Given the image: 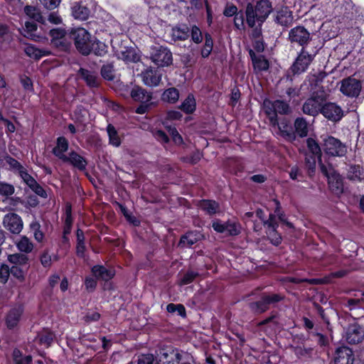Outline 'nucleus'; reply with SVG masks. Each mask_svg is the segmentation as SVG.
I'll return each mask as SVG.
<instances>
[{"mask_svg": "<svg viewBox=\"0 0 364 364\" xmlns=\"http://www.w3.org/2000/svg\"><path fill=\"white\" fill-rule=\"evenodd\" d=\"M131 97L141 103L149 102L151 100L150 93L139 87H134L131 91Z\"/></svg>", "mask_w": 364, "mask_h": 364, "instance_id": "cd10ccee", "label": "nucleus"}, {"mask_svg": "<svg viewBox=\"0 0 364 364\" xmlns=\"http://www.w3.org/2000/svg\"><path fill=\"white\" fill-rule=\"evenodd\" d=\"M10 274H11L14 277L18 279L19 281L22 282L25 279L24 273L21 269L16 266L12 267L9 269Z\"/></svg>", "mask_w": 364, "mask_h": 364, "instance_id": "13d9d810", "label": "nucleus"}, {"mask_svg": "<svg viewBox=\"0 0 364 364\" xmlns=\"http://www.w3.org/2000/svg\"><path fill=\"white\" fill-rule=\"evenodd\" d=\"M361 89L360 82L355 78L349 77L341 82L340 91L346 96L350 97H358Z\"/></svg>", "mask_w": 364, "mask_h": 364, "instance_id": "20e7f679", "label": "nucleus"}, {"mask_svg": "<svg viewBox=\"0 0 364 364\" xmlns=\"http://www.w3.org/2000/svg\"><path fill=\"white\" fill-rule=\"evenodd\" d=\"M23 314V308L21 306H17L12 309L8 314L6 317V324L10 328L15 327Z\"/></svg>", "mask_w": 364, "mask_h": 364, "instance_id": "393cba45", "label": "nucleus"}, {"mask_svg": "<svg viewBox=\"0 0 364 364\" xmlns=\"http://www.w3.org/2000/svg\"><path fill=\"white\" fill-rule=\"evenodd\" d=\"M276 20L282 26H288L293 22V16L287 8H283L277 11Z\"/></svg>", "mask_w": 364, "mask_h": 364, "instance_id": "bb28decb", "label": "nucleus"}, {"mask_svg": "<svg viewBox=\"0 0 364 364\" xmlns=\"http://www.w3.org/2000/svg\"><path fill=\"white\" fill-rule=\"evenodd\" d=\"M307 146L309 151L314 155H318L321 158V148L318 143L312 138H309L306 140Z\"/></svg>", "mask_w": 364, "mask_h": 364, "instance_id": "c03bdc74", "label": "nucleus"}, {"mask_svg": "<svg viewBox=\"0 0 364 364\" xmlns=\"http://www.w3.org/2000/svg\"><path fill=\"white\" fill-rule=\"evenodd\" d=\"M10 275L9 267L6 264H2L0 267V282L6 284Z\"/></svg>", "mask_w": 364, "mask_h": 364, "instance_id": "603ef678", "label": "nucleus"}, {"mask_svg": "<svg viewBox=\"0 0 364 364\" xmlns=\"http://www.w3.org/2000/svg\"><path fill=\"white\" fill-rule=\"evenodd\" d=\"M172 36L177 40H186L188 37V31L186 28H174L172 30Z\"/></svg>", "mask_w": 364, "mask_h": 364, "instance_id": "37998d69", "label": "nucleus"}, {"mask_svg": "<svg viewBox=\"0 0 364 364\" xmlns=\"http://www.w3.org/2000/svg\"><path fill=\"white\" fill-rule=\"evenodd\" d=\"M281 299L282 297L278 294L264 296L261 301L252 303L250 308L255 313L260 314L267 310L269 304L278 302Z\"/></svg>", "mask_w": 364, "mask_h": 364, "instance_id": "9d476101", "label": "nucleus"}, {"mask_svg": "<svg viewBox=\"0 0 364 364\" xmlns=\"http://www.w3.org/2000/svg\"><path fill=\"white\" fill-rule=\"evenodd\" d=\"M38 338L41 344L48 347L52 343L54 338V335L51 332H45L41 335H38Z\"/></svg>", "mask_w": 364, "mask_h": 364, "instance_id": "49530a36", "label": "nucleus"}, {"mask_svg": "<svg viewBox=\"0 0 364 364\" xmlns=\"http://www.w3.org/2000/svg\"><path fill=\"white\" fill-rule=\"evenodd\" d=\"M271 4L268 0H261L254 6L259 26H261L271 12Z\"/></svg>", "mask_w": 364, "mask_h": 364, "instance_id": "2eb2a0df", "label": "nucleus"}, {"mask_svg": "<svg viewBox=\"0 0 364 364\" xmlns=\"http://www.w3.org/2000/svg\"><path fill=\"white\" fill-rule=\"evenodd\" d=\"M237 12V8L234 5H228L224 10V15L228 17L235 16Z\"/></svg>", "mask_w": 364, "mask_h": 364, "instance_id": "338daca9", "label": "nucleus"}, {"mask_svg": "<svg viewBox=\"0 0 364 364\" xmlns=\"http://www.w3.org/2000/svg\"><path fill=\"white\" fill-rule=\"evenodd\" d=\"M50 33L55 45H58V41L63 38L65 36V31L60 28L53 29L50 31Z\"/></svg>", "mask_w": 364, "mask_h": 364, "instance_id": "8fccbe9b", "label": "nucleus"}, {"mask_svg": "<svg viewBox=\"0 0 364 364\" xmlns=\"http://www.w3.org/2000/svg\"><path fill=\"white\" fill-rule=\"evenodd\" d=\"M323 148L324 151L333 156H343L347 151L345 144L333 136H326L323 137Z\"/></svg>", "mask_w": 364, "mask_h": 364, "instance_id": "7ed1b4c3", "label": "nucleus"}, {"mask_svg": "<svg viewBox=\"0 0 364 364\" xmlns=\"http://www.w3.org/2000/svg\"><path fill=\"white\" fill-rule=\"evenodd\" d=\"M107 132L109 136V144L114 146H119L121 144L120 138L114 126L108 124L107 127Z\"/></svg>", "mask_w": 364, "mask_h": 364, "instance_id": "72a5a7b5", "label": "nucleus"}, {"mask_svg": "<svg viewBox=\"0 0 364 364\" xmlns=\"http://www.w3.org/2000/svg\"><path fill=\"white\" fill-rule=\"evenodd\" d=\"M114 55L118 59H121L127 63H135L139 60V56L136 50L132 48H129L122 45L117 47L112 46Z\"/></svg>", "mask_w": 364, "mask_h": 364, "instance_id": "6e6552de", "label": "nucleus"}, {"mask_svg": "<svg viewBox=\"0 0 364 364\" xmlns=\"http://www.w3.org/2000/svg\"><path fill=\"white\" fill-rule=\"evenodd\" d=\"M40 260L44 267H48L52 264V256L48 251H44L41 255Z\"/></svg>", "mask_w": 364, "mask_h": 364, "instance_id": "6e6d98bb", "label": "nucleus"}, {"mask_svg": "<svg viewBox=\"0 0 364 364\" xmlns=\"http://www.w3.org/2000/svg\"><path fill=\"white\" fill-rule=\"evenodd\" d=\"M321 102L318 98L311 97L308 99L303 105V112L311 116L317 115L321 112Z\"/></svg>", "mask_w": 364, "mask_h": 364, "instance_id": "a211bd4d", "label": "nucleus"}, {"mask_svg": "<svg viewBox=\"0 0 364 364\" xmlns=\"http://www.w3.org/2000/svg\"><path fill=\"white\" fill-rule=\"evenodd\" d=\"M353 360L354 358L351 349L346 346L336 349L334 357L335 364H353Z\"/></svg>", "mask_w": 364, "mask_h": 364, "instance_id": "4468645a", "label": "nucleus"}, {"mask_svg": "<svg viewBox=\"0 0 364 364\" xmlns=\"http://www.w3.org/2000/svg\"><path fill=\"white\" fill-rule=\"evenodd\" d=\"M328 180L329 188L335 194L338 195L343 192V181L341 176L338 173H331V176H328Z\"/></svg>", "mask_w": 364, "mask_h": 364, "instance_id": "b1692460", "label": "nucleus"}, {"mask_svg": "<svg viewBox=\"0 0 364 364\" xmlns=\"http://www.w3.org/2000/svg\"><path fill=\"white\" fill-rule=\"evenodd\" d=\"M253 65L258 71L267 70L269 68V62L263 56L252 58Z\"/></svg>", "mask_w": 364, "mask_h": 364, "instance_id": "e433bc0d", "label": "nucleus"}, {"mask_svg": "<svg viewBox=\"0 0 364 364\" xmlns=\"http://www.w3.org/2000/svg\"><path fill=\"white\" fill-rule=\"evenodd\" d=\"M92 272L95 277L107 281L114 276V272L111 269H107L105 267L100 265L93 267Z\"/></svg>", "mask_w": 364, "mask_h": 364, "instance_id": "c756f323", "label": "nucleus"}, {"mask_svg": "<svg viewBox=\"0 0 364 364\" xmlns=\"http://www.w3.org/2000/svg\"><path fill=\"white\" fill-rule=\"evenodd\" d=\"M213 42L210 34L206 33L205 36V45L201 50V55L203 58H208L213 50Z\"/></svg>", "mask_w": 364, "mask_h": 364, "instance_id": "4c0bfd02", "label": "nucleus"}, {"mask_svg": "<svg viewBox=\"0 0 364 364\" xmlns=\"http://www.w3.org/2000/svg\"><path fill=\"white\" fill-rule=\"evenodd\" d=\"M14 360L16 364H31V355H25L23 356L22 353L18 350H14L13 353Z\"/></svg>", "mask_w": 364, "mask_h": 364, "instance_id": "ea45409f", "label": "nucleus"}, {"mask_svg": "<svg viewBox=\"0 0 364 364\" xmlns=\"http://www.w3.org/2000/svg\"><path fill=\"white\" fill-rule=\"evenodd\" d=\"M321 113L326 118L333 122L339 121L343 115L341 107L333 102L326 103L322 106Z\"/></svg>", "mask_w": 364, "mask_h": 364, "instance_id": "9b49d317", "label": "nucleus"}, {"mask_svg": "<svg viewBox=\"0 0 364 364\" xmlns=\"http://www.w3.org/2000/svg\"><path fill=\"white\" fill-rule=\"evenodd\" d=\"M226 223H223L221 221L216 220L213 222L212 227L215 231L220 233H225L226 232Z\"/></svg>", "mask_w": 364, "mask_h": 364, "instance_id": "680f3d73", "label": "nucleus"}, {"mask_svg": "<svg viewBox=\"0 0 364 364\" xmlns=\"http://www.w3.org/2000/svg\"><path fill=\"white\" fill-rule=\"evenodd\" d=\"M198 274L193 272L188 271L186 274H184L183 278L180 281V285H186L191 283L194 279L197 277Z\"/></svg>", "mask_w": 364, "mask_h": 364, "instance_id": "5fc2aeb1", "label": "nucleus"}, {"mask_svg": "<svg viewBox=\"0 0 364 364\" xmlns=\"http://www.w3.org/2000/svg\"><path fill=\"white\" fill-rule=\"evenodd\" d=\"M154 357L152 355H142L139 357L138 364H152Z\"/></svg>", "mask_w": 364, "mask_h": 364, "instance_id": "774afa93", "label": "nucleus"}, {"mask_svg": "<svg viewBox=\"0 0 364 364\" xmlns=\"http://www.w3.org/2000/svg\"><path fill=\"white\" fill-rule=\"evenodd\" d=\"M4 228L13 234H19L23 228V223L21 218L16 213H8L4 217Z\"/></svg>", "mask_w": 364, "mask_h": 364, "instance_id": "0eeeda50", "label": "nucleus"}, {"mask_svg": "<svg viewBox=\"0 0 364 364\" xmlns=\"http://www.w3.org/2000/svg\"><path fill=\"white\" fill-rule=\"evenodd\" d=\"M37 30V26L36 23L34 22H29L26 21L25 23V28H23L22 34L28 38L32 39V40H36V38L37 37L35 35V31Z\"/></svg>", "mask_w": 364, "mask_h": 364, "instance_id": "c9c22d12", "label": "nucleus"}, {"mask_svg": "<svg viewBox=\"0 0 364 364\" xmlns=\"http://www.w3.org/2000/svg\"><path fill=\"white\" fill-rule=\"evenodd\" d=\"M23 50L28 57L36 60H38L43 56L50 55V52L47 49H40L31 44L26 45Z\"/></svg>", "mask_w": 364, "mask_h": 364, "instance_id": "5701e85b", "label": "nucleus"}, {"mask_svg": "<svg viewBox=\"0 0 364 364\" xmlns=\"http://www.w3.org/2000/svg\"><path fill=\"white\" fill-rule=\"evenodd\" d=\"M363 176V171L360 166H354L350 168L348 176L353 181H360Z\"/></svg>", "mask_w": 364, "mask_h": 364, "instance_id": "79ce46f5", "label": "nucleus"}, {"mask_svg": "<svg viewBox=\"0 0 364 364\" xmlns=\"http://www.w3.org/2000/svg\"><path fill=\"white\" fill-rule=\"evenodd\" d=\"M179 98V92L175 87L166 90L162 95V100L169 103H175Z\"/></svg>", "mask_w": 364, "mask_h": 364, "instance_id": "473e14b6", "label": "nucleus"}, {"mask_svg": "<svg viewBox=\"0 0 364 364\" xmlns=\"http://www.w3.org/2000/svg\"><path fill=\"white\" fill-rule=\"evenodd\" d=\"M272 124L274 127L277 125L279 134L284 138L289 141H293L295 139V135L292 127L291 124L287 121L282 120L279 123L277 122L275 124H274L273 123H272Z\"/></svg>", "mask_w": 364, "mask_h": 364, "instance_id": "6ab92c4d", "label": "nucleus"}, {"mask_svg": "<svg viewBox=\"0 0 364 364\" xmlns=\"http://www.w3.org/2000/svg\"><path fill=\"white\" fill-rule=\"evenodd\" d=\"M87 114V110L82 107H77L74 112L75 119L79 122H83Z\"/></svg>", "mask_w": 364, "mask_h": 364, "instance_id": "e2e57ef3", "label": "nucleus"}, {"mask_svg": "<svg viewBox=\"0 0 364 364\" xmlns=\"http://www.w3.org/2000/svg\"><path fill=\"white\" fill-rule=\"evenodd\" d=\"M72 38L75 41L76 48L83 55L90 54L92 50L90 35L83 28H77L73 31Z\"/></svg>", "mask_w": 364, "mask_h": 364, "instance_id": "f257e3e1", "label": "nucleus"}, {"mask_svg": "<svg viewBox=\"0 0 364 364\" xmlns=\"http://www.w3.org/2000/svg\"><path fill=\"white\" fill-rule=\"evenodd\" d=\"M246 22L247 25L254 28L252 31V36L255 38L259 37L261 34V26H259L257 21V16L255 12L254 11V6L252 4H248L246 8Z\"/></svg>", "mask_w": 364, "mask_h": 364, "instance_id": "ddd939ff", "label": "nucleus"}, {"mask_svg": "<svg viewBox=\"0 0 364 364\" xmlns=\"http://www.w3.org/2000/svg\"><path fill=\"white\" fill-rule=\"evenodd\" d=\"M40 2L47 9H54L56 8L59 3L60 0H39Z\"/></svg>", "mask_w": 364, "mask_h": 364, "instance_id": "69168bd1", "label": "nucleus"}, {"mask_svg": "<svg viewBox=\"0 0 364 364\" xmlns=\"http://www.w3.org/2000/svg\"><path fill=\"white\" fill-rule=\"evenodd\" d=\"M68 149V140L64 137H59L57 140V144L53 149V154L63 161L65 159L67 156L65 152Z\"/></svg>", "mask_w": 364, "mask_h": 364, "instance_id": "412c9836", "label": "nucleus"}, {"mask_svg": "<svg viewBox=\"0 0 364 364\" xmlns=\"http://www.w3.org/2000/svg\"><path fill=\"white\" fill-rule=\"evenodd\" d=\"M226 232L230 235H237L240 232V227L235 223H227Z\"/></svg>", "mask_w": 364, "mask_h": 364, "instance_id": "864d4df0", "label": "nucleus"}, {"mask_svg": "<svg viewBox=\"0 0 364 364\" xmlns=\"http://www.w3.org/2000/svg\"><path fill=\"white\" fill-rule=\"evenodd\" d=\"M63 162L69 163L79 170H84L87 166L86 160L77 153L72 151L65 158Z\"/></svg>", "mask_w": 364, "mask_h": 364, "instance_id": "aec40b11", "label": "nucleus"}, {"mask_svg": "<svg viewBox=\"0 0 364 364\" xmlns=\"http://www.w3.org/2000/svg\"><path fill=\"white\" fill-rule=\"evenodd\" d=\"M199 207L201 210L209 215H213L219 210L218 204L213 200H202L200 203Z\"/></svg>", "mask_w": 364, "mask_h": 364, "instance_id": "2f4dec72", "label": "nucleus"}, {"mask_svg": "<svg viewBox=\"0 0 364 364\" xmlns=\"http://www.w3.org/2000/svg\"><path fill=\"white\" fill-rule=\"evenodd\" d=\"M92 49H93L95 53L97 55H103L107 52L106 46L100 41L92 43Z\"/></svg>", "mask_w": 364, "mask_h": 364, "instance_id": "3c124183", "label": "nucleus"}, {"mask_svg": "<svg viewBox=\"0 0 364 364\" xmlns=\"http://www.w3.org/2000/svg\"><path fill=\"white\" fill-rule=\"evenodd\" d=\"M150 58L159 67L168 66L173 61L171 52L163 46L151 48Z\"/></svg>", "mask_w": 364, "mask_h": 364, "instance_id": "f03ea898", "label": "nucleus"}, {"mask_svg": "<svg viewBox=\"0 0 364 364\" xmlns=\"http://www.w3.org/2000/svg\"><path fill=\"white\" fill-rule=\"evenodd\" d=\"M191 38L196 43H199L202 41V33L196 26H193L191 28Z\"/></svg>", "mask_w": 364, "mask_h": 364, "instance_id": "4d7b16f0", "label": "nucleus"}, {"mask_svg": "<svg viewBox=\"0 0 364 364\" xmlns=\"http://www.w3.org/2000/svg\"><path fill=\"white\" fill-rule=\"evenodd\" d=\"M14 187L11 184L0 181V195L11 196L14 193Z\"/></svg>", "mask_w": 364, "mask_h": 364, "instance_id": "a18cd8bd", "label": "nucleus"}, {"mask_svg": "<svg viewBox=\"0 0 364 364\" xmlns=\"http://www.w3.org/2000/svg\"><path fill=\"white\" fill-rule=\"evenodd\" d=\"M153 135L154 137L161 143H166L168 141V137L167 135L161 130H155L153 132Z\"/></svg>", "mask_w": 364, "mask_h": 364, "instance_id": "0e129e2a", "label": "nucleus"}, {"mask_svg": "<svg viewBox=\"0 0 364 364\" xmlns=\"http://www.w3.org/2000/svg\"><path fill=\"white\" fill-rule=\"evenodd\" d=\"M289 39L291 43H296L303 46L309 41L310 33L304 27L296 26L290 30Z\"/></svg>", "mask_w": 364, "mask_h": 364, "instance_id": "1a4fd4ad", "label": "nucleus"}, {"mask_svg": "<svg viewBox=\"0 0 364 364\" xmlns=\"http://www.w3.org/2000/svg\"><path fill=\"white\" fill-rule=\"evenodd\" d=\"M26 14L31 18L41 21L42 20V16L39 11L33 6H26L24 9Z\"/></svg>", "mask_w": 364, "mask_h": 364, "instance_id": "a19ab883", "label": "nucleus"}, {"mask_svg": "<svg viewBox=\"0 0 364 364\" xmlns=\"http://www.w3.org/2000/svg\"><path fill=\"white\" fill-rule=\"evenodd\" d=\"M141 75L144 83L151 87L157 86L161 80V75L151 68H146Z\"/></svg>", "mask_w": 364, "mask_h": 364, "instance_id": "f3484780", "label": "nucleus"}, {"mask_svg": "<svg viewBox=\"0 0 364 364\" xmlns=\"http://www.w3.org/2000/svg\"><path fill=\"white\" fill-rule=\"evenodd\" d=\"M364 338V329L357 325H350L346 331V340L348 343L355 344L360 342Z\"/></svg>", "mask_w": 364, "mask_h": 364, "instance_id": "dca6fc26", "label": "nucleus"}, {"mask_svg": "<svg viewBox=\"0 0 364 364\" xmlns=\"http://www.w3.org/2000/svg\"><path fill=\"white\" fill-rule=\"evenodd\" d=\"M72 14L75 19L85 21L90 16V10L87 7L75 3L72 6Z\"/></svg>", "mask_w": 364, "mask_h": 364, "instance_id": "c85d7f7f", "label": "nucleus"}, {"mask_svg": "<svg viewBox=\"0 0 364 364\" xmlns=\"http://www.w3.org/2000/svg\"><path fill=\"white\" fill-rule=\"evenodd\" d=\"M203 237V235L198 231L189 232L183 235L180 240L179 245L183 247H191Z\"/></svg>", "mask_w": 364, "mask_h": 364, "instance_id": "4be33fe9", "label": "nucleus"}, {"mask_svg": "<svg viewBox=\"0 0 364 364\" xmlns=\"http://www.w3.org/2000/svg\"><path fill=\"white\" fill-rule=\"evenodd\" d=\"M295 132L301 137L306 136L308 134L307 123L303 118H297L294 122Z\"/></svg>", "mask_w": 364, "mask_h": 364, "instance_id": "f704fd0d", "label": "nucleus"}, {"mask_svg": "<svg viewBox=\"0 0 364 364\" xmlns=\"http://www.w3.org/2000/svg\"><path fill=\"white\" fill-rule=\"evenodd\" d=\"M234 24L235 26L239 30H242L245 28L244 16L242 12H239L235 16Z\"/></svg>", "mask_w": 364, "mask_h": 364, "instance_id": "bf43d9fd", "label": "nucleus"}, {"mask_svg": "<svg viewBox=\"0 0 364 364\" xmlns=\"http://www.w3.org/2000/svg\"><path fill=\"white\" fill-rule=\"evenodd\" d=\"M264 106L267 107L266 112L269 116L271 123L276 124L277 113L287 114L289 111V106L286 102L281 100H276L274 102L269 101L264 102Z\"/></svg>", "mask_w": 364, "mask_h": 364, "instance_id": "39448f33", "label": "nucleus"}, {"mask_svg": "<svg viewBox=\"0 0 364 364\" xmlns=\"http://www.w3.org/2000/svg\"><path fill=\"white\" fill-rule=\"evenodd\" d=\"M8 260L13 264H21L25 262L26 257L20 254H13L8 256Z\"/></svg>", "mask_w": 364, "mask_h": 364, "instance_id": "052dcab7", "label": "nucleus"}, {"mask_svg": "<svg viewBox=\"0 0 364 364\" xmlns=\"http://www.w3.org/2000/svg\"><path fill=\"white\" fill-rule=\"evenodd\" d=\"M101 74L105 79L112 80L114 78V69L110 65H104L101 70Z\"/></svg>", "mask_w": 364, "mask_h": 364, "instance_id": "09e8293b", "label": "nucleus"}, {"mask_svg": "<svg viewBox=\"0 0 364 364\" xmlns=\"http://www.w3.org/2000/svg\"><path fill=\"white\" fill-rule=\"evenodd\" d=\"M181 109L187 113L193 112L196 109V101L192 95H188L182 103Z\"/></svg>", "mask_w": 364, "mask_h": 364, "instance_id": "58836bf2", "label": "nucleus"}, {"mask_svg": "<svg viewBox=\"0 0 364 364\" xmlns=\"http://www.w3.org/2000/svg\"><path fill=\"white\" fill-rule=\"evenodd\" d=\"M16 245L20 252L29 253L33 249V245L26 236H21L16 242Z\"/></svg>", "mask_w": 364, "mask_h": 364, "instance_id": "7c9ffc66", "label": "nucleus"}, {"mask_svg": "<svg viewBox=\"0 0 364 364\" xmlns=\"http://www.w3.org/2000/svg\"><path fill=\"white\" fill-rule=\"evenodd\" d=\"M181 360V353L177 349H163L159 356V364H178Z\"/></svg>", "mask_w": 364, "mask_h": 364, "instance_id": "f8f14e48", "label": "nucleus"}, {"mask_svg": "<svg viewBox=\"0 0 364 364\" xmlns=\"http://www.w3.org/2000/svg\"><path fill=\"white\" fill-rule=\"evenodd\" d=\"M166 309L170 313L177 312L178 315L182 316H185L186 314L185 308L181 304H169L167 306Z\"/></svg>", "mask_w": 364, "mask_h": 364, "instance_id": "de8ad7c7", "label": "nucleus"}, {"mask_svg": "<svg viewBox=\"0 0 364 364\" xmlns=\"http://www.w3.org/2000/svg\"><path fill=\"white\" fill-rule=\"evenodd\" d=\"M314 55L309 54L304 48L297 56L295 62L291 66L294 74H301L305 72L314 60Z\"/></svg>", "mask_w": 364, "mask_h": 364, "instance_id": "423d86ee", "label": "nucleus"}, {"mask_svg": "<svg viewBox=\"0 0 364 364\" xmlns=\"http://www.w3.org/2000/svg\"><path fill=\"white\" fill-rule=\"evenodd\" d=\"M79 75L89 87H95L98 86L99 79L95 72L81 68L79 70Z\"/></svg>", "mask_w": 364, "mask_h": 364, "instance_id": "a878e982", "label": "nucleus"}]
</instances>
